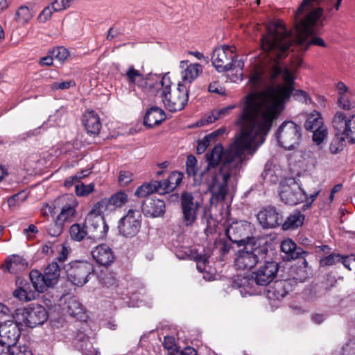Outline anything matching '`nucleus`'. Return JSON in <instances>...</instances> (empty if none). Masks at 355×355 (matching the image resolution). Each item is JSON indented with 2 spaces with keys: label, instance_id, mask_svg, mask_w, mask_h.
<instances>
[{
  "label": "nucleus",
  "instance_id": "6e6d98bb",
  "mask_svg": "<svg viewBox=\"0 0 355 355\" xmlns=\"http://www.w3.org/2000/svg\"><path fill=\"white\" fill-rule=\"evenodd\" d=\"M53 9L52 8V3L45 7L38 16V20L40 22L44 23L49 19L52 15Z\"/></svg>",
  "mask_w": 355,
  "mask_h": 355
},
{
  "label": "nucleus",
  "instance_id": "c9c22d12",
  "mask_svg": "<svg viewBox=\"0 0 355 355\" xmlns=\"http://www.w3.org/2000/svg\"><path fill=\"white\" fill-rule=\"evenodd\" d=\"M32 17L31 10L27 6H21L16 12L15 19L21 25L27 24Z\"/></svg>",
  "mask_w": 355,
  "mask_h": 355
},
{
  "label": "nucleus",
  "instance_id": "4d7b16f0",
  "mask_svg": "<svg viewBox=\"0 0 355 355\" xmlns=\"http://www.w3.org/2000/svg\"><path fill=\"white\" fill-rule=\"evenodd\" d=\"M22 192L17 193L8 199V205L10 208L15 207L25 200L26 196L21 198Z\"/></svg>",
  "mask_w": 355,
  "mask_h": 355
},
{
  "label": "nucleus",
  "instance_id": "b1692460",
  "mask_svg": "<svg viewBox=\"0 0 355 355\" xmlns=\"http://www.w3.org/2000/svg\"><path fill=\"white\" fill-rule=\"evenodd\" d=\"M165 119L164 111L157 106H153L147 110L144 117V125L148 128H153L159 125Z\"/></svg>",
  "mask_w": 355,
  "mask_h": 355
},
{
  "label": "nucleus",
  "instance_id": "c03bdc74",
  "mask_svg": "<svg viewBox=\"0 0 355 355\" xmlns=\"http://www.w3.org/2000/svg\"><path fill=\"white\" fill-rule=\"evenodd\" d=\"M12 295L15 298H17L19 300L25 302L31 301L35 299V296H33L31 293L26 291L20 286L13 291Z\"/></svg>",
  "mask_w": 355,
  "mask_h": 355
},
{
  "label": "nucleus",
  "instance_id": "f257e3e1",
  "mask_svg": "<svg viewBox=\"0 0 355 355\" xmlns=\"http://www.w3.org/2000/svg\"><path fill=\"white\" fill-rule=\"evenodd\" d=\"M283 76L284 84L271 86L264 92H250L238 105L218 110L223 118L234 108L241 107L235 121L239 132L225 149L218 143L205 154L206 169L218 167L206 180L208 190L211 193V203L225 199L229 181L236 180L240 176L243 165L248 159L247 155L252 156L263 144L283 105L290 98L293 91V80L287 70Z\"/></svg>",
  "mask_w": 355,
  "mask_h": 355
},
{
  "label": "nucleus",
  "instance_id": "9d476101",
  "mask_svg": "<svg viewBox=\"0 0 355 355\" xmlns=\"http://www.w3.org/2000/svg\"><path fill=\"white\" fill-rule=\"evenodd\" d=\"M331 123L335 132L345 135L349 143H355V114L347 115L343 111H337Z\"/></svg>",
  "mask_w": 355,
  "mask_h": 355
},
{
  "label": "nucleus",
  "instance_id": "6ab92c4d",
  "mask_svg": "<svg viewBox=\"0 0 355 355\" xmlns=\"http://www.w3.org/2000/svg\"><path fill=\"white\" fill-rule=\"evenodd\" d=\"M95 261L103 266H110L115 259L112 248L107 244H100L96 246L91 252Z\"/></svg>",
  "mask_w": 355,
  "mask_h": 355
},
{
  "label": "nucleus",
  "instance_id": "a18cd8bd",
  "mask_svg": "<svg viewBox=\"0 0 355 355\" xmlns=\"http://www.w3.org/2000/svg\"><path fill=\"white\" fill-rule=\"evenodd\" d=\"M94 184H77L75 187V192L78 196H87L94 191Z\"/></svg>",
  "mask_w": 355,
  "mask_h": 355
},
{
  "label": "nucleus",
  "instance_id": "603ef678",
  "mask_svg": "<svg viewBox=\"0 0 355 355\" xmlns=\"http://www.w3.org/2000/svg\"><path fill=\"white\" fill-rule=\"evenodd\" d=\"M153 182L158 183L159 185H155L157 187L155 192H157L159 194H164L165 193H168V192L172 191L171 187H170V184L168 181V179L161 180V181L155 180V181H153Z\"/></svg>",
  "mask_w": 355,
  "mask_h": 355
},
{
  "label": "nucleus",
  "instance_id": "a19ab883",
  "mask_svg": "<svg viewBox=\"0 0 355 355\" xmlns=\"http://www.w3.org/2000/svg\"><path fill=\"white\" fill-rule=\"evenodd\" d=\"M216 142V141L209 134L205 135L201 140L198 141V146L196 148L197 153H203L210 145L214 144Z\"/></svg>",
  "mask_w": 355,
  "mask_h": 355
},
{
  "label": "nucleus",
  "instance_id": "0eeeda50",
  "mask_svg": "<svg viewBox=\"0 0 355 355\" xmlns=\"http://www.w3.org/2000/svg\"><path fill=\"white\" fill-rule=\"evenodd\" d=\"M267 252L268 250L264 247L252 248L248 245H244L243 249L236 254L234 266L237 270H250L265 259Z\"/></svg>",
  "mask_w": 355,
  "mask_h": 355
},
{
  "label": "nucleus",
  "instance_id": "f704fd0d",
  "mask_svg": "<svg viewBox=\"0 0 355 355\" xmlns=\"http://www.w3.org/2000/svg\"><path fill=\"white\" fill-rule=\"evenodd\" d=\"M346 137L343 134L336 132L334 137L332 139L330 146L329 150L332 154H337L343 150L345 146Z\"/></svg>",
  "mask_w": 355,
  "mask_h": 355
},
{
  "label": "nucleus",
  "instance_id": "393cba45",
  "mask_svg": "<svg viewBox=\"0 0 355 355\" xmlns=\"http://www.w3.org/2000/svg\"><path fill=\"white\" fill-rule=\"evenodd\" d=\"M83 124L87 133L97 135L100 132L101 123L98 114L93 110L84 114Z\"/></svg>",
  "mask_w": 355,
  "mask_h": 355
},
{
  "label": "nucleus",
  "instance_id": "72a5a7b5",
  "mask_svg": "<svg viewBox=\"0 0 355 355\" xmlns=\"http://www.w3.org/2000/svg\"><path fill=\"white\" fill-rule=\"evenodd\" d=\"M324 125L323 123V119L319 112H315L314 113L309 114L304 123V128L306 130L311 131L315 129H318L320 127Z\"/></svg>",
  "mask_w": 355,
  "mask_h": 355
},
{
  "label": "nucleus",
  "instance_id": "58836bf2",
  "mask_svg": "<svg viewBox=\"0 0 355 355\" xmlns=\"http://www.w3.org/2000/svg\"><path fill=\"white\" fill-rule=\"evenodd\" d=\"M110 207L108 206L107 198H104L101 201L96 202L92 207V210L88 214L95 216H101L103 214L110 212Z\"/></svg>",
  "mask_w": 355,
  "mask_h": 355
},
{
  "label": "nucleus",
  "instance_id": "4c0bfd02",
  "mask_svg": "<svg viewBox=\"0 0 355 355\" xmlns=\"http://www.w3.org/2000/svg\"><path fill=\"white\" fill-rule=\"evenodd\" d=\"M159 185L158 183L153 182L145 183L138 187L135 191V195L139 198H144L148 195L152 194L156 191V186Z\"/></svg>",
  "mask_w": 355,
  "mask_h": 355
},
{
  "label": "nucleus",
  "instance_id": "338daca9",
  "mask_svg": "<svg viewBox=\"0 0 355 355\" xmlns=\"http://www.w3.org/2000/svg\"><path fill=\"white\" fill-rule=\"evenodd\" d=\"M163 345L166 349H173L175 346V338L173 336H165L164 338Z\"/></svg>",
  "mask_w": 355,
  "mask_h": 355
},
{
  "label": "nucleus",
  "instance_id": "2eb2a0df",
  "mask_svg": "<svg viewBox=\"0 0 355 355\" xmlns=\"http://www.w3.org/2000/svg\"><path fill=\"white\" fill-rule=\"evenodd\" d=\"M84 222L88 232V239L100 240L105 237L109 227L102 216L87 214Z\"/></svg>",
  "mask_w": 355,
  "mask_h": 355
},
{
  "label": "nucleus",
  "instance_id": "ea45409f",
  "mask_svg": "<svg viewBox=\"0 0 355 355\" xmlns=\"http://www.w3.org/2000/svg\"><path fill=\"white\" fill-rule=\"evenodd\" d=\"M311 132H313L312 139L317 145L321 144L328 135V129L326 125L313 130Z\"/></svg>",
  "mask_w": 355,
  "mask_h": 355
},
{
  "label": "nucleus",
  "instance_id": "aec40b11",
  "mask_svg": "<svg viewBox=\"0 0 355 355\" xmlns=\"http://www.w3.org/2000/svg\"><path fill=\"white\" fill-rule=\"evenodd\" d=\"M141 209L146 216L158 217L164 214L165 203L162 200L146 198L142 203Z\"/></svg>",
  "mask_w": 355,
  "mask_h": 355
},
{
  "label": "nucleus",
  "instance_id": "0e129e2a",
  "mask_svg": "<svg viewBox=\"0 0 355 355\" xmlns=\"http://www.w3.org/2000/svg\"><path fill=\"white\" fill-rule=\"evenodd\" d=\"M323 1L324 0H303L299 6V10L307 9L310 8V6H320Z\"/></svg>",
  "mask_w": 355,
  "mask_h": 355
},
{
  "label": "nucleus",
  "instance_id": "4be33fe9",
  "mask_svg": "<svg viewBox=\"0 0 355 355\" xmlns=\"http://www.w3.org/2000/svg\"><path fill=\"white\" fill-rule=\"evenodd\" d=\"M281 250L284 253L282 259L284 261H291L298 258H304L303 254H307L302 248L297 247L291 239H286L282 242Z\"/></svg>",
  "mask_w": 355,
  "mask_h": 355
},
{
  "label": "nucleus",
  "instance_id": "49530a36",
  "mask_svg": "<svg viewBox=\"0 0 355 355\" xmlns=\"http://www.w3.org/2000/svg\"><path fill=\"white\" fill-rule=\"evenodd\" d=\"M349 96L338 97V105L340 109L350 110L355 107V102L350 100Z\"/></svg>",
  "mask_w": 355,
  "mask_h": 355
},
{
  "label": "nucleus",
  "instance_id": "774afa93",
  "mask_svg": "<svg viewBox=\"0 0 355 355\" xmlns=\"http://www.w3.org/2000/svg\"><path fill=\"white\" fill-rule=\"evenodd\" d=\"M225 132H226V128L221 127V128H218V130L211 132L209 135H211V137L213 139H214V140L216 141H217L218 137L225 134Z\"/></svg>",
  "mask_w": 355,
  "mask_h": 355
},
{
  "label": "nucleus",
  "instance_id": "39448f33",
  "mask_svg": "<svg viewBox=\"0 0 355 355\" xmlns=\"http://www.w3.org/2000/svg\"><path fill=\"white\" fill-rule=\"evenodd\" d=\"M12 317L21 327L33 328L44 324L48 318V313L42 306L33 304L28 307L15 309Z\"/></svg>",
  "mask_w": 355,
  "mask_h": 355
},
{
  "label": "nucleus",
  "instance_id": "052dcab7",
  "mask_svg": "<svg viewBox=\"0 0 355 355\" xmlns=\"http://www.w3.org/2000/svg\"><path fill=\"white\" fill-rule=\"evenodd\" d=\"M219 119H221V116L220 115L218 110H214L209 114H208L207 116L202 119L201 125H204V120L205 121L206 123H214L216 121L218 120Z\"/></svg>",
  "mask_w": 355,
  "mask_h": 355
},
{
  "label": "nucleus",
  "instance_id": "a211bd4d",
  "mask_svg": "<svg viewBox=\"0 0 355 355\" xmlns=\"http://www.w3.org/2000/svg\"><path fill=\"white\" fill-rule=\"evenodd\" d=\"M257 216L260 225L265 229L275 228L283 222L282 212L273 206L263 208Z\"/></svg>",
  "mask_w": 355,
  "mask_h": 355
},
{
  "label": "nucleus",
  "instance_id": "e433bc0d",
  "mask_svg": "<svg viewBox=\"0 0 355 355\" xmlns=\"http://www.w3.org/2000/svg\"><path fill=\"white\" fill-rule=\"evenodd\" d=\"M44 228L49 236L57 237L62 233L64 225L56 218L54 222L50 223L46 225Z\"/></svg>",
  "mask_w": 355,
  "mask_h": 355
},
{
  "label": "nucleus",
  "instance_id": "69168bd1",
  "mask_svg": "<svg viewBox=\"0 0 355 355\" xmlns=\"http://www.w3.org/2000/svg\"><path fill=\"white\" fill-rule=\"evenodd\" d=\"M336 89L338 90V97L351 94L349 87L343 82H338L337 83Z\"/></svg>",
  "mask_w": 355,
  "mask_h": 355
},
{
  "label": "nucleus",
  "instance_id": "79ce46f5",
  "mask_svg": "<svg viewBox=\"0 0 355 355\" xmlns=\"http://www.w3.org/2000/svg\"><path fill=\"white\" fill-rule=\"evenodd\" d=\"M74 340L76 347H78L80 350H86L87 347H91L88 336L83 332H78Z\"/></svg>",
  "mask_w": 355,
  "mask_h": 355
},
{
  "label": "nucleus",
  "instance_id": "f8f14e48",
  "mask_svg": "<svg viewBox=\"0 0 355 355\" xmlns=\"http://www.w3.org/2000/svg\"><path fill=\"white\" fill-rule=\"evenodd\" d=\"M92 270L91 264L87 262L76 261L70 263L66 268V273L68 280L73 284L83 286L87 282V277Z\"/></svg>",
  "mask_w": 355,
  "mask_h": 355
},
{
  "label": "nucleus",
  "instance_id": "e2e57ef3",
  "mask_svg": "<svg viewBox=\"0 0 355 355\" xmlns=\"http://www.w3.org/2000/svg\"><path fill=\"white\" fill-rule=\"evenodd\" d=\"M285 284H286V282H280L279 283H278L276 285V286L275 288L274 294H275V297L277 299H279V297H284L286 295L287 292H286L285 291H283L285 288Z\"/></svg>",
  "mask_w": 355,
  "mask_h": 355
},
{
  "label": "nucleus",
  "instance_id": "7ed1b4c3",
  "mask_svg": "<svg viewBox=\"0 0 355 355\" xmlns=\"http://www.w3.org/2000/svg\"><path fill=\"white\" fill-rule=\"evenodd\" d=\"M170 83L168 78L163 77L160 83H156L155 91L160 94L166 108L170 112L180 111L188 103V87L185 85L179 83L178 88L171 94Z\"/></svg>",
  "mask_w": 355,
  "mask_h": 355
},
{
  "label": "nucleus",
  "instance_id": "bf43d9fd",
  "mask_svg": "<svg viewBox=\"0 0 355 355\" xmlns=\"http://www.w3.org/2000/svg\"><path fill=\"white\" fill-rule=\"evenodd\" d=\"M75 86V83L73 80H67L63 82H55L51 85L53 89H67L71 87Z\"/></svg>",
  "mask_w": 355,
  "mask_h": 355
},
{
  "label": "nucleus",
  "instance_id": "c85d7f7f",
  "mask_svg": "<svg viewBox=\"0 0 355 355\" xmlns=\"http://www.w3.org/2000/svg\"><path fill=\"white\" fill-rule=\"evenodd\" d=\"M77 202L73 200L70 203L64 205L61 209L60 213L57 216V219L63 223L70 222L76 214Z\"/></svg>",
  "mask_w": 355,
  "mask_h": 355
},
{
  "label": "nucleus",
  "instance_id": "864d4df0",
  "mask_svg": "<svg viewBox=\"0 0 355 355\" xmlns=\"http://www.w3.org/2000/svg\"><path fill=\"white\" fill-rule=\"evenodd\" d=\"M293 275L295 280L300 282H304L308 277L306 266L297 267L295 268V274H293Z\"/></svg>",
  "mask_w": 355,
  "mask_h": 355
},
{
  "label": "nucleus",
  "instance_id": "473e14b6",
  "mask_svg": "<svg viewBox=\"0 0 355 355\" xmlns=\"http://www.w3.org/2000/svg\"><path fill=\"white\" fill-rule=\"evenodd\" d=\"M107 201L110 210L112 211L126 203L128 202V196L125 193L119 191L111 196L110 198H107Z\"/></svg>",
  "mask_w": 355,
  "mask_h": 355
},
{
  "label": "nucleus",
  "instance_id": "f3484780",
  "mask_svg": "<svg viewBox=\"0 0 355 355\" xmlns=\"http://www.w3.org/2000/svg\"><path fill=\"white\" fill-rule=\"evenodd\" d=\"M250 225L242 221L232 223L226 230V235L232 242L239 246L246 245L250 237Z\"/></svg>",
  "mask_w": 355,
  "mask_h": 355
},
{
  "label": "nucleus",
  "instance_id": "20e7f679",
  "mask_svg": "<svg viewBox=\"0 0 355 355\" xmlns=\"http://www.w3.org/2000/svg\"><path fill=\"white\" fill-rule=\"evenodd\" d=\"M279 265L275 261H266L256 271L253 272L250 277L237 276L234 284L239 287H243L250 295L254 294L251 288L254 285L266 286L276 277Z\"/></svg>",
  "mask_w": 355,
  "mask_h": 355
},
{
  "label": "nucleus",
  "instance_id": "2f4dec72",
  "mask_svg": "<svg viewBox=\"0 0 355 355\" xmlns=\"http://www.w3.org/2000/svg\"><path fill=\"white\" fill-rule=\"evenodd\" d=\"M69 235L71 239L76 241H81L86 236L88 237V232L85 223L83 224H73L69 229Z\"/></svg>",
  "mask_w": 355,
  "mask_h": 355
},
{
  "label": "nucleus",
  "instance_id": "3c124183",
  "mask_svg": "<svg viewBox=\"0 0 355 355\" xmlns=\"http://www.w3.org/2000/svg\"><path fill=\"white\" fill-rule=\"evenodd\" d=\"M194 259L196 261V266L200 272L205 270V264L208 261V257L206 254L195 252Z\"/></svg>",
  "mask_w": 355,
  "mask_h": 355
},
{
  "label": "nucleus",
  "instance_id": "de8ad7c7",
  "mask_svg": "<svg viewBox=\"0 0 355 355\" xmlns=\"http://www.w3.org/2000/svg\"><path fill=\"white\" fill-rule=\"evenodd\" d=\"M49 53H51V54H52V56H53L59 61H63L65 59H67L69 56L68 50L63 46L56 47Z\"/></svg>",
  "mask_w": 355,
  "mask_h": 355
},
{
  "label": "nucleus",
  "instance_id": "dca6fc26",
  "mask_svg": "<svg viewBox=\"0 0 355 355\" xmlns=\"http://www.w3.org/2000/svg\"><path fill=\"white\" fill-rule=\"evenodd\" d=\"M21 329V326L15 320L1 324L0 325V347H15L20 337Z\"/></svg>",
  "mask_w": 355,
  "mask_h": 355
},
{
  "label": "nucleus",
  "instance_id": "cd10ccee",
  "mask_svg": "<svg viewBox=\"0 0 355 355\" xmlns=\"http://www.w3.org/2000/svg\"><path fill=\"white\" fill-rule=\"evenodd\" d=\"M44 275L48 286H53L58 283L60 275V267L57 261H52L44 270Z\"/></svg>",
  "mask_w": 355,
  "mask_h": 355
},
{
  "label": "nucleus",
  "instance_id": "a878e982",
  "mask_svg": "<svg viewBox=\"0 0 355 355\" xmlns=\"http://www.w3.org/2000/svg\"><path fill=\"white\" fill-rule=\"evenodd\" d=\"M305 216L300 211H293L282 223L284 230H295L302 225Z\"/></svg>",
  "mask_w": 355,
  "mask_h": 355
},
{
  "label": "nucleus",
  "instance_id": "c756f323",
  "mask_svg": "<svg viewBox=\"0 0 355 355\" xmlns=\"http://www.w3.org/2000/svg\"><path fill=\"white\" fill-rule=\"evenodd\" d=\"M30 279L35 291L43 293L48 286L44 273L42 274L37 270H33L30 272Z\"/></svg>",
  "mask_w": 355,
  "mask_h": 355
},
{
  "label": "nucleus",
  "instance_id": "6e6552de",
  "mask_svg": "<svg viewBox=\"0 0 355 355\" xmlns=\"http://www.w3.org/2000/svg\"><path fill=\"white\" fill-rule=\"evenodd\" d=\"M279 196L284 203L296 205L303 201L306 193L295 179L289 178L280 183Z\"/></svg>",
  "mask_w": 355,
  "mask_h": 355
},
{
  "label": "nucleus",
  "instance_id": "8fccbe9b",
  "mask_svg": "<svg viewBox=\"0 0 355 355\" xmlns=\"http://www.w3.org/2000/svg\"><path fill=\"white\" fill-rule=\"evenodd\" d=\"M74 0H53L52 8L55 12H59L69 8Z\"/></svg>",
  "mask_w": 355,
  "mask_h": 355
},
{
  "label": "nucleus",
  "instance_id": "ddd939ff",
  "mask_svg": "<svg viewBox=\"0 0 355 355\" xmlns=\"http://www.w3.org/2000/svg\"><path fill=\"white\" fill-rule=\"evenodd\" d=\"M180 205L182 214V221L186 227H191L196 221L199 209L198 202L194 201L193 195L190 193H183L180 198Z\"/></svg>",
  "mask_w": 355,
  "mask_h": 355
},
{
  "label": "nucleus",
  "instance_id": "bb28decb",
  "mask_svg": "<svg viewBox=\"0 0 355 355\" xmlns=\"http://www.w3.org/2000/svg\"><path fill=\"white\" fill-rule=\"evenodd\" d=\"M66 311L71 316L78 320H83L86 318L83 305L74 297L70 298L67 302Z\"/></svg>",
  "mask_w": 355,
  "mask_h": 355
},
{
  "label": "nucleus",
  "instance_id": "f03ea898",
  "mask_svg": "<svg viewBox=\"0 0 355 355\" xmlns=\"http://www.w3.org/2000/svg\"><path fill=\"white\" fill-rule=\"evenodd\" d=\"M323 10L319 6H310L307 9L295 12V28L297 33L296 38L288 31L281 21L270 24L267 27V32L261 39V47L263 53V60L259 66L252 72L249 83L254 89H259L268 84H273L277 78L282 76L287 70L291 78L294 80L291 71L284 64L283 60L290 52L293 45L299 46L300 50L306 51L310 46L315 45L326 47L322 38L313 36L309 40L307 37L318 33L317 23L322 16ZM291 95L298 101L307 103V94L302 90H295L293 87Z\"/></svg>",
  "mask_w": 355,
  "mask_h": 355
},
{
  "label": "nucleus",
  "instance_id": "412c9836",
  "mask_svg": "<svg viewBox=\"0 0 355 355\" xmlns=\"http://www.w3.org/2000/svg\"><path fill=\"white\" fill-rule=\"evenodd\" d=\"M337 262H341L343 266L349 270L355 269V254H351L345 257L339 254H331L320 260L323 266H332Z\"/></svg>",
  "mask_w": 355,
  "mask_h": 355
},
{
  "label": "nucleus",
  "instance_id": "4468645a",
  "mask_svg": "<svg viewBox=\"0 0 355 355\" xmlns=\"http://www.w3.org/2000/svg\"><path fill=\"white\" fill-rule=\"evenodd\" d=\"M125 76L128 83L130 86H137L144 92H153L156 88V83L150 74L144 76L139 71L135 69L133 65L128 67Z\"/></svg>",
  "mask_w": 355,
  "mask_h": 355
},
{
  "label": "nucleus",
  "instance_id": "5fc2aeb1",
  "mask_svg": "<svg viewBox=\"0 0 355 355\" xmlns=\"http://www.w3.org/2000/svg\"><path fill=\"white\" fill-rule=\"evenodd\" d=\"M341 355H355V338L350 339L343 347Z\"/></svg>",
  "mask_w": 355,
  "mask_h": 355
},
{
  "label": "nucleus",
  "instance_id": "37998d69",
  "mask_svg": "<svg viewBox=\"0 0 355 355\" xmlns=\"http://www.w3.org/2000/svg\"><path fill=\"white\" fill-rule=\"evenodd\" d=\"M198 171L197 159L193 155L187 156L186 161V172L189 176H195Z\"/></svg>",
  "mask_w": 355,
  "mask_h": 355
},
{
  "label": "nucleus",
  "instance_id": "423d86ee",
  "mask_svg": "<svg viewBox=\"0 0 355 355\" xmlns=\"http://www.w3.org/2000/svg\"><path fill=\"white\" fill-rule=\"evenodd\" d=\"M275 138L279 146L286 150H293L301 141L302 128L293 121H286L277 130Z\"/></svg>",
  "mask_w": 355,
  "mask_h": 355
},
{
  "label": "nucleus",
  "instance_id": "680f3d73",
  "mask_svg": "<svg viewBox=\"0 0 355 355\" xmlns=\"http://www.w3.org/2000/svg\"><path fill=\"white\" fill-rule=\"evenodd\" d=\"M132 181V174L128 171H121L119 177V182L121 186H126Z\"/></svg>",
  "mask_w": 355,
  "mask_h": 355
},
{
  "label": "nucleus",
  "instance_id": "1a4fd4ad",
  "mask_svg": "<svg viewBox=\"0 0 355 355\" xmlns=\"http://www.w3.org/2000/svg\"><path fill=\"white\" fill-rule=\"evenodd\" d=\"M141 214L139 209H130L127 214L118 223L120 234L126 238L135 236L141 228Z\"/></svg>",
  "mask_w": 355,
  "mask_h": 355
},
{
  "label": "nucleus",
  "instance_id": "5701e85b",
  "mask_svg": "<svg viewBox=\"0 0 355 355\" xmlns=\"http://www.w3.org/2000/svg\"><path fill=\"white\" fill-rule=\"evenodd\" d=\"M187 60L181 61L180 67L183 69L182 71V80L191 84L202 71V67L200 64L194 63L188 64Z\"/></svg>",
  "mask_w": 355,
  "mask_h": 355
},
{
  "label": "nucleus",
  "instance_id": "7c9ffc66",
  "mask_svg": "<svg viewBox=\"0 0 355 355\" xmlns=\"http://www.w3.org/2000/svg\"><path fill=\"white\" fill-rule=\"evenodd\" d=\"M28 263L22 257L12 255L6 263V268L10 273H17L27 268Z\"/></svg>",
  "mask_w": 355,
  "mask_h": 355
},
{
  "label": "nucleus",
  "instance_id": "9b49d317",
  "mask_svg": "<svg viewBox=\"0 0 355 355\" xmlns=\"http://www.w3.org/2000/svg\"><path fill=\"white\" fill-rule=\"evenodd\" d=\"M235 58L234 47L227 45L216 48L211 55L212 64L218 72L232 70L236 62Z\"/></svg>",
  "mask_w": 355,
  "mask_h": 355
},
{
  "label": "nucleus",
  "instance_id": "09e8293b",
  "mask_svg": "<svg viewBox=\"0 0 355 355\" xmlns=\"http://www.w3.org/2000/svg\"><path fill=\"white\" fill-rule=\"evenodd\" d=\"M183 174L178 171L172 172L168 176V181L171 187V190H173L182 182Z\"/></svg>",
  "mask_w": 355,
  "mask_h": 355
},
{
  "label": "nucleus",
  "instance_id": "13d9d810",
  "mask_svg": "<svg viewBox=\"0 0 355 355\" xmlns=\"http://www.w3.org/2000/svg\"><path fill=\"white\" fill-rule=\"evenodd\" d=\"M12 355H33L31 349L26 345L12 347Z\"/></svg>",
  "mask_w": 355,
  "mask_h": 355
}]
</instances>
